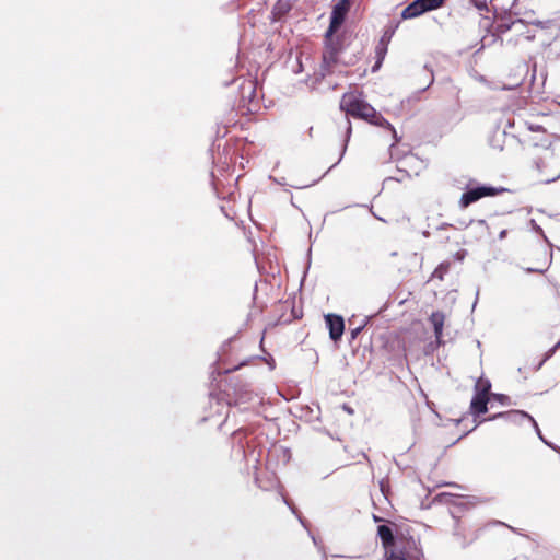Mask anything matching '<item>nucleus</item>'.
<instances>
[{
	"label": "nucleus",
	"mask_w": 560,
	"mask_h": 560,
	"mask_svg": "<svg viewBox=\"0 0 560 560\" xmlns=\"http://www.w3.org/2000/svg\"><path fill=\"white\" fill-rule=\"evenodd\" d=\"M340 109L346 112L347 115L366 120L370 119V116H375L374 107L361 100L354 93H345L342 95Z\"/></svg>",
	"instance_id": "nucleus-1"
},
{
	"label": "nucleus",
	"mask_w": 560,
	"mask_h": 560,
	"mask_svg": "<svg viewBox=\"0 0 560 560\" xmlns=\"http://www.w3.org/2000/svg\"><path fill=\"white\" fill-rule=\"evenodd\" d=\"M342 50L341 43L334 35L327 38L325 36V48L323 51V62L320 66V75L324 78L334 71L335 66L339 62V55Z\"/></svg>",
	"instance_id": "nucleus-2"
},
{
	"label": "nucleus",
	"mask_w": 560,
	"mask_h": 560,
	"mask_svg": "<svg viewBox=\"0 0 560 560\" xmlns=\"http://www.w3.org/2000/svg\"><path fill=\"white\" fill-rule=\"evenodd\" d=\"M491 388L489 381H479L476 384V393L470 402V411L474 416H480L488 410V393Z\"/></svg>",
	"instance_id": "nucleus-3"
},
{
	"label": "nucleus",
	"mask_w": 560,
	"mask_h": 560,
	"mask_svg": "<svg viewBox=\"0 0 560 560\" xmlns=\"http://www.w3.org/2000/svg\"><path fill=\"white\" fill-rule=\"evenodd\" d=\"M502 191H505V189L504 188H495V187L486 186V185L472 187V188H469L467 191H465L462 195L459 205L463 208H467L468 206H470L471 203L478 201L479 199H481L483 197L495 196Z\"/></svg>",
	"instance_id": "nucleus-4"
},
{
	"label": "nucleus",
	"mask_w": 560,
	"mask_h": 560,
	"mask_svg": "<svg viewBox=\"0 0 560 560\" xmlns=\"http://www.w3.org/2000/svg\"><path fill=\"white\" fill-rule=\"evenodd\" d=\"M444 0H415L402 10L401 18L404 20L417 18L428 11L440 8Z\"/></svg>",
	"instance_id": "nucleus-5"
},
{
	"label": "nucleus",
	"mask_w": 560,
	"mask_h": 560,
	"mask_svg": "<svg viewBox=\"0 0 560 560\" xmlns=\"http://www.w3.org/2000/svg\"><path fill=\"white\" fill-rule=\"evenodd\" d=\"M348 8H349V3L347 0H341L334 7L331 15H330L329 27L326 31L327 38L332 36L339 30V27L342 25L345 18H346V13L348 11Z\"/></svg>",
	"instance_id": "nucleus-6"
},
{
	"label": "nucleus",
	"mask_w": 560,
	"mask_h": 560,
	"mask_svg": "<svg viewBox=\"0 0 560 560\" xmlns=\"http://www.w3.org/2000/svg\"><path fill=\"white\" fill-rule=\"evenodd\" d=\"M325 322L329 330L330 339L334 341L339 340L345 331L343 318L336 314H327L325 316Z\"/></svg>",
	"instance_id": "nucleus-7"
},
{
	"label": "nucleus",
	"mask_w": 560,
	"mask_h": 560,
	"mask_svg": "<svg viewBox=\"0 0 560 560\" xmlns=\"http://www.w3.org/2000/svg\"><path fill=\"white\" fill-rule=\"evenodd\" d=\"M498 418H503L508 422H512V423H521L524 420H527L529 422H534V418L529 413H527V412H525L523 410H510V411H506V412H499V413L493 415L492 417H490L488 420H494V419H498Z\"/></svg>",
	"instance_id": "nucleus-8"
},
{
	"label": "nucleus",
	"mask_w": 560,
	"mask_h": 560,
	"mask_svg": "<svg viewBox=\"0 0 560 560\" xmlns=\"http://www.w3.org/2000/svg\"><path fill=\"white\" fill-rule=\"evenodd\" d=\"M377 536L382 540L385 548L392 547L395 544V536L393 529L387 525H380L377 527Z\"/></svg>",
	"instance_id": "nucleus-9"
},
{
	"label": "nucleus",
	"mask_w": 560,
	"mask_h": 560,
	"mask_svg": "<svg viewBox=\"0 0 560 560\" xmlns=\"http://www.w3.org/2000/svg\"><path fill=\"white\" fill-rule=\"evenodd\" d=\"M508 28H513L518 37L522 36L526 40H534L535 38V34L528 30L527 25L522 20L513 22L511 26H506V30Z\"/></svg>",
	"instance_id": "nucleus-10"
},
{
	"label": "nucleus",
	"mask_w": 560,
	"mask_h": 560,
	"mask_svg": "<svg viewBox=\"0 0 560 560\" xmlns=\"http://www.w3.org/2000/svg\"><path fill=\"white\" fill-rule=\"evenodd\" d=\"M445 316L442 312H433L430 316V323L433 326L435 338L439 340L443 334Z\"/></svg>",
	"instance_id": "nucleus-11"
},
{
	"label": "nucleus",
	"mask_w": 560,
	"mask_h": 560,
	"mask_svg": "<svg viewBox=\"0 0 560 560\" xmlns=\"http://www.w3.org/2000/svg\"><path fill=\"white\" fill-rule=\"evenodd\" d=\"M291 3L289 0H278L272 8L273 21L280 20L291 10Z\"/></svg>",
	"instance_id": "nucleus-12"
},
{
	"label": "nucleus",
	"mask_w": 560,
	"mask_h": 560,
	"mask_svg": "<svg viewBox=\"0 0 560 560\" xmlns=\"http://www.w3.org/2000/svg\"><path fill=\"white\" fill-rule=\"evenodd\" d=\"M242 98L252 101L256 93L255 82L250 79H242L240 84Z\"/></svg>",
	"instance_id": "nucleus-13"
},
{
	"label": "nucleus",
	"mask_w": 560,
	"mask_h": 560,
	"mask_svg": "<svg viewBox=\"0 0 560 560\" xmlns=\"http://www.w3.org/2000/svg\"><path fill=\"white\" fill-rule=\"evenodd\" d=\"M388 44L385 43V40H380L378 44L375 47V55H376V61L372 68V71H376L380 69L386 52H387Z\"/></svg>",
	"instance_id": "nucleus-14"
},
{
	"label": "nucleus",
	"mask_w": 560,
	"mask_h": 560,
	"mask_svg": "<svg viewBox=\"0 0 560 560\" xmlns=\"http://www.w3.org/2000/svg\"><path fill=\"white\" fill-rule=\"evenodd\" d=\"M368 120L375 126L387 128L389 130H393L394 133H396L393 126L390 125V122L387 119H385L382 115L377 114L376 112H375V116H370V119H368Z\"/></svg>",
	"instance_id": "nucleus-15"
},
{
	"label": "nucleus",
	"mask_w": 560,
	"mask_h": 560,
	"mask_svg": "<svg viewBox=\"0 0 560 560\" xmlns=\"http://www.w3.org/2000/svg\"><path fill=\"white\" fill-rule=\"evenodd\" d=\"M397 27H398V23L387 25L380 40H385L386 44H389Z\"/></svg>",
	"instance_id": "nucleus-16"
},
{
	"label": "nucleus",
	"mask_w": 560,
	"mask_h": 560,
	"mask_svg": "<svg viewBox=\"0 0 560 560\" xmlns=\"http://www.w3.org/2000/svg\"><path fill=\"white\" fill-rule=\"evenodd\" d=\"M530 423L533 424V427H534V429H535V431H536V433H537L538 438H539V439H540V440H541L546 445H548L549 447H551V448H553V450H556V451L560 452V448H559V447H557L556 445H553V444H551L550 442H548V441H546V440H545V438L542 436L541 431H540V429H539V427H538V424H537V422H536V420H535V419H534V422H530Z\"/></svg>",
	"instance_id": "nucleus-17"
},
{
	"label": "nucleus",
	"mask_w": 560,
	"mask_h": 560,
	"mask_svg": "<svg viewBox=\"0 0 560 560\" xmlns=\"http://www.w3.org/2000/svg\"><path fill=\"white\" fill-rule=\"evenodd\" d=\"M560 347V340L546 353L545 358L537 364V366L535 368V371H538L542 364L545 363V361H547L553 353L555 351Z\"/></svg>",
	"instance_id": "nucleus-18"
},
{
	"label": "nucleus",
	"mask_w": 560,
	"mask_h": 560,
	"mask_svg": "<svg viewBox=\"0 0 560 560\" xmlns=\"http://www.w3.org/2000/svg\"><path fill=\"white\" fill-rule=\"evenodd\" d=\"M369 322V318H364L362 320V324H360L359 326H357L355 328H352L350 330V337L351 339H355L358 337V335L363 330V328L365 327V325L368 324Z\"/></svg>",
	"instance_id": "nucleus-19"
},
{
	"label": "nucleus",
	"mask_w": 560,
	"mask_h": 560,
	"mask_svg": "<svg viewBox=\"0 0 560 560\" xmlns=\"http://www.w3.org/2000/svg\"><path fill=\"white\" fill-rule=\"evenodd\" d=\"M351 132H352L351 122L346 117V139H345V144H343V148H342V153L346 151L347 143H348L349 139H350Z\"/></svg>",
	"instance_id": "nucleus-20"
},
{
	"label": "nucleus",
	"mask_w": 560,
	"mask_h": 560,
	"mask_svg": "<svg viewBox=\"0 0 560 560\" xmlns=\"http://www.w3.org/2000/svg\"><path fill=\"white\" fill-rule=\"evenodd\" d=\"M479 11H488V0H470Z\"/></svg>",
	"instance_id": "nucleus-21"
},
{
	"label": "nucleus",
	"mask_w": 560,
	"mask_h": 560,
	"mask_svg": "<svg viewBox=\"0 0 560 560\" xmlns=\"http://www.w3.org/2000/svg\"><path fill=\"white\" fill-rule=\"evenodd\" d=\"M492 397L502 405H510V397L504 394H493Z\"/></svg>",
	"instance_id": "nucleus-22"
},
{
	"label": "nucleus",
	"mask_w": 560,
	"mask_h": 560,
	"mask_svg": "<svg viewBox=\"0 0 560 560\" xmlns=\"http://www.w3.org/2000/svg\"><path fill=\"white\" fill-rule=\"evenodd\" d=\"M283 501H284V502H285V504L291 509L292 513H294L295 515H298L299 521H300V523L303 525V527L307 528L306 521H305L302 516H300V515L298 514L296 509H295L293 505H291V504L288 502V500H287L285 498H283Z\"/></svg>",
	"instance_id": "nucleus-23"
},
{
	"label": "nucleus",
	"mask_w": 560,
	"mask_h": 560,
	"mask_svg": "<svg viewBox=\"0 0 560 560\" xmlns=\"http://www.w3.org/2000/svg\"><path fill=\"white\" fill-rule=\"evenodd\" d=\"M387 560H407L406 557L404 555H400V553H397V552H394L392 551L387 558Z\"/></svg>",
	"instance_id": "nucleus-24"
},
{
	"label": "nucleus",
	"mask_w": 560,
	"mask_h": 560,
	"mask_svg": "<svg viewBox=\"0 0 560 560\" xmlns=\"http://www.w3.org/2000/svg\"><path fill=\"white\" fill-rule=\"evenodd\" d=\"M530 224L533 226V230L536 232V233H539L544 236L545 240H547V237L544 235V231L535 222V220H530Z\"/></svg>",
	"instance_id": "nucleus-25"
},
{
	"label": "nucleus",
	"mask_w": 560,
	"mask_h": 560,
	"mask_svg": "<svg viewBox=\"0 0 560 560\" xmlns=\"http://www.w3.org/2000/svg\"><path fill=\"white\" fill-rule=\"evenodd\" d=\"M412 544L416 545V541L412 540ZM416 547V555L411 556L410 557V560H421V558L423 557V553L420 549H417V546Z\"/></svg>",
	"instance_id": "nucleus-26"
},
{
	"label": "nucleus",
	"mask_w": 560,
	"mask_h": 560,
	"mask_svg": "<svg viewBox=\"0 0 560 560\" xmlns=\"http://www.w3.org/2000/svg\"><path fill=\"white\" fill-rule=\"evenodd\" d=\"M433 82H434V77H433V73H432V72H430V73H429V83H428V85H427L425 88H423V89L419 90V91L417 92V95H419L421 92L425 91V90H427V89H428V88H429Z\"/></svg>",
	"instance_id": "nucleus-27"
},
{
	"label": "nucleus",
	"mask_w": 560,
	"mask_h": 560,
	"mask_svg": "<svg viewBox=\"0 0 560 560\" xmlns=\"http://www.w3.org/2000/svg\"><path fill=\"white\" fill-rule=\"evenodd\" d=\"M506 234H508V231L506 230H502L499 234V238L500 240H504L506 237Z\"/></svg>",
	"instance_id": "nucleus-28"
},
{
	"label": "nucleus",
	"mask_w": 560,
	"mask_h": 560,
	"mask_svg": "<svg viewBox=\"0 0 560 560\" xmlns=\"http://www.w3.org/2000/svg\"><path fill=\"white\" fill-rule=\"evenodd\" d=\"M533 24H534V25H537V26H539V27H541V28L546 27V26H545V22H541V21H535V22H533Z\"/></svg>",
	"instance_id": "nucleus-29"
},
{
	"label": "nucleus",
	"mask_w": 560,
	"mask_h": 560,
	"mask_svg": "<svg viewBox=\"0 0 560 560\" xmlns=\"http://www.w3.org/2000/svg\"><path fill=\"white\" fill-rule=\"evenodd\" d=\"M558 178H560V174L551 179H547L546 183L549 184V183H553L556 182Z\"/></svg>",
	"instance_id": "nucleus-30"
},
{
	"label": "nucleus",
	"mask_w": 560,
	"mask_h": 560,
	"mask_svg": "<svg viewBox=\"0 0 560 560\" xmlns=\"http://www.w3.org/2000/svg\"><path fill=\"white\" fill-rule=\"evenodd\" d=\"M284 178H281V179H275L276 183H278L279 185H284Z\"/></svg>",
	"instance_id": "nucleus-31"
},
{
	"label": "nucleus",
	"mask_w": 560,
	"mask_h": 560,
	"mask_svg": "<svg viewBox=\"0 0 560 560\" xmlns=\"http://www.w3.org/2000/svg\"><path fill=\"white\" fill-rule=\"evenodd\" d=\"M245 362L241 363L238 366H234L232 370H237L241 365H244Z\"/></svg>",
	"instance_id": "nucleus-32"
},
{
	"label": "nucleus",
	"mask_w": 560,
	"mask_h": 560,
	"mask_svg": "<svg viewBox=\"0 0 560 560\" xmlns=\"http://www.w3.org/2000/svg\"><path fill=\"white\" fill-rule=\"evenodd\" d=\"M375 522H378L381 518L376 515L373 516Z\"/></svg>",
	"instance_id": "nucleus-33"
},
{
	"label": "nucleus",
	"mask_w": 560,
	"mask_h": 560,
	"mask_svg": "<svg viewBox=\"0 0 560 560\" xmlns=\"http://www.w3.org/2000/svg\"><path fill=\"white\" fill-rule=\"evenodd\" d=\"M527 271H528V272H534V271H536V270H535V269H532V268H528V269H527Z\"/></svg>",
	"instance_id": "nucleus-34"
},
{
	"label": "nucleus",
	"mask_w": 560,
	"mask_h": 560,
	"mask_svg": "<svg viewBox=\"0 0 560 560\" xmlns=\"http://www.w3.org/2000/svg\"><path fill=\"white\" fill-rule=\"evenodd\" d=\"M312 539H313L314 544L316 545L317 544L316 538L314 536H312Z\"/></svg>",
	"instance_id": "nucleus-35"
}]
</instances>
